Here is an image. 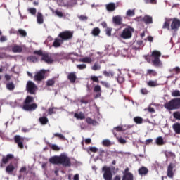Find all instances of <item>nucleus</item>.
I'll list each match as a JSON object with an SVG mask.
<instances>
[{
    "mask_svg": "<svg viewBox=\"0 0 180 180\" xmlns=\"http://www.w3.org/2000/svg\"><path fill=\"white\" fill-rule=\"evenodd\" d=\"M49 162L51 164H55L56 165H63V167H71V158L68 157L65 154H61L60 156H53L49 158Z\"/></svg>",
    "mask_w": 180,
    "mask_h": 180,
    "instance_id": "obj_1",
    "label": "nucleus"
},
{
    "mask_svg": "<svg viewBox=\"0 0 180 180\" xmlns=\"http://www.w3.org/2000/svg\"><path fill=\"white\" fill-rule=\"evenodd\" d=\"M161 52L158 50H154L150 56H145V60L147 63H152L153 67L161 68L162 67V61H161Z\"/></svg>",
    "mask_w": 180,
    "mask_h": 180,
    "instance_id": "obj_2",
    "label": "nucleus"
},
{
    "mask_svg": "<svg viewBox=\"0 0 180 180\" xmlns=\"http://www.w3.org/2000/svg\"><path fill=\"white\" fill-rule=\"evenodd\" d=\"M34 98L31 96H27L22 104V109L27 112H33L37 109V104L33 103Z\"/></svg>",
    "mask_w": 180,
    "mask_h": 180,
    "instance_id": "obj_3",
    "label": "nucleus"
},
{
    "mask_svg": "<svg viewBox=\"0 0 180 180\" xmlns=\"http://www.w3.org/2000/svg\"><path fill=\"white\" fill-rule=\"evenodd\" d=\"M164 107L167 110H176L180 109V98H175L165 103Z\"/></svg>",
    "mask_w": 180,
    "mask_h": 180,
    "instance_id": "obj_4",
    "label": "nucleus"
},
{
    "mask_svg": "<svg viewBox=\"0 0 180 180\" xmlns=\"http://www.w3.org/2000/svg\"><path fill=\"white\" fill-rule=\"evenodd\" d=\"M58 37L61 39L63 42L68 41L74 37V32L70 30H65L59 33Z\"/></svg>",
    "mask_w": 180,
    "mask_h": 180,
    "instance_id": "obj_5",
    "label": "nucleus"
},
{
    "mask_svg": "<svg viewBox=\"0 0 180 180\" xmlns=\"http://www.w3.org/2000/svg\"><path fill=\"white\" fill-rule=\"evenodd\" d=\"M37 86L32 81H28L26 84V91L30 95H36V92H37Z\"/></svg>",
    "mask_w": 180,
    "mask_h": 180,
    "instance_id": "obj_6",
    "label": "nucleus"
},
{
    "mask_svg": "<svg viewBox=\"0 0 180 180\" xmlns=\"http://www.w3.org/2000/svg\"><path fill=\"white\" fill-rule=\"evenodd\" d=\"M133 28L131 27L124 28L122 32L120 34V37L124 39V40L131 39V36H133Z\"/></svg>",
    "mask_w": 180,
    "mask_h": 180,
    "instance_id": "obj_7",
    "label": "nucleus"
},
{
    "mask_svg": "<svg viewBox=\"0 0 180 180\" xmlns=\"http://www.w3.org/2000/svg\"><path fill=\"white\" fill-rule=\"evenodd\" d=\"M103 178L105 180H112V170L110 167H108L106 166L103 167Z\"/></svg>",
    "mask_w": 180,
    "mask_h": 180,
    "instance_id": "obj_8",
    "label": "nucleus"
},
{
    "mask_svg": "<svg viewBox=\"0 0 180 180\" xmlns=\"http://www.w3.org/2000/svg\"><path fill=\"white\" fill-rule=\"evenodd\" d=\"M14 141L15 144H18L19 148L21 150L25 148V146L23 145V143H25V138L20 136V135H15L14 136Z\"/></svg>",
    "mask_w": 180,
    "mask_h": 180,
    "instance_id": "obj_9",
    "label": "nucleus"
},
{
    "mask_svg": "<svg viewBox=\"0 0 180 180\" xmlns=\"http://www.w3.org/2000/svg\"><path fill=\"white\" fill-rule=\"evenodd\" d=\"M46 77V70L42 69L40 71L37 72L34 76V81H43Z\"/></svg>",
    "mask_w": 180,
    "mask_h": 180,
    "instance_id": "obj_10",
    "label": "nucleus"
},
{
    "mask_svg": "<svg viewBox=\"0 0 180 180\" xmlns=\"http://www.w3.org/2000/svg\"><path fill=\"white\" fill-rule=\"evenodd\" d=\"M171 30H174V32H178L180 27V20L178 18H173L172 22L171 23Z\"/></svg>",
    "mask_w": 180,
    "mask_h": 180,
    "instance_id": "obj_11",
    "label": "nucleus"
},
{
    "mask_svg": "<svg viewBox=\"0 0 180 180\" xmlns=\"http://www.w3.org/2000/svg\"><path fill=\"white\" fill-rule=\"evenodd\" d=\"M15 155L13 154H8L6 156H3L1 160V164L0 165L1 168H4V164H8L11 160H13Z\"/></svg>",
    "mask_w": 180,
    "mask_h": 180,
    "instance_id": "obj_12",
    "label": "nucleus"
},
{
    "mask_svg": "<svg viewBox=\"0 0 180 180\" xmlns=\"http://www.w3.org/2000/svg\"><path fill=\"white\" fill-rule=\"evenodd\" d=\"M175 167V165L174 163H170L167 167V175L168 178L172 179L174 178V168Z\"/></svg>",
    "mask_w": 180,
    "mask_h": 180,
    "instance_id": "obj_13",
    "label": "nucleus"
},
{
    "mask_svg": "<svg viewBox=\"0 0 180 180\" xmlns=\"http://www.w3.org/2000/svg\"><path fill=\"white\" fill-rule=\"evenodd\" d=\"M138 21L144 22L146 25H150L153 23V17L150 15H145L143 18L139 17L136 18Z\"/></svg>",
    "mask_w": 180,
    "mask_h": 180,
    "instance_id": "obj_14",
    "label": "nucleus"
},
{
    "mask_svg": "<svg viewBox=\"0 0 180 180\" xmlns=\"http://www.w3.org/2000/svg\"><path fill=\"white\" fill-rule=\"evenodd\" d=\"M41 60L44 61L47 64H51L54 62V60H53V58L50 56L49 53H44V55H42Z\"/></svg>",
    "mask_w": 180,
    "mask_h": 180,
    "instance_id": "obj_15",
    "label": "nucleus"
},
{
    "mask_svg": "<svg viewBox=\"0 0 180 180\" xmlns=\"http://www.w3.org/2000/svg\"><path fill=\"white\" fill-rule=\"evenodd\" d=\"M11 50L13 53H22V51H23V46L15 44L13 46H11Z\"/></svg>",
    "mask_w": 180,
    "mask_h": 180,
    "instance_id": "obj_16",
    "label": "nucleus"
},
{
    "mask_svg": "<svg viewBox=\"0 0 180 180\" xmlns=\"http://www.w3.org/2000/svg\"><path fill=\"white\" fill-rule=\"evenodd\" d=\"M94 92H96L97 94L95 96V98H101L102 96V89L101 88V86L96 85L94 88Z\"/></svg>",
    "mask_w": 180,
    "mask_h": 180,
    "instance_id": "obj_17",
    "label": "nucleus"
},
{
    "mask_svg": "<svg viewBox=\"0 0 180 180\" xmlns=\"http://www.w3.org/2000/svg\"><path fill=\"white\" fill-rule=\"evenodd\" d=\"M105 8L108 12H114L116 10V4L109 3L105 5Z\"/></svg>",
    "mask_w": 180,
    "mask_h": 180,
    "instance_id": "obj_18",
    "label": "nucleus"
},
{
    "mask_svg": "<svg viewBox=\"0 0 180 180\" xmlns=\"http://www.w3.org/2000/svg\"><path fill=\"white\" fill-rule=\"evenodd\" d=\"M122 20H123V19L120 15H117L112 18V22L117 26H120V25H122Z\"/></svg>",
    "mask_w": 180,
    "mask_h": 180,
    "instance_id": "obj_19",
    "label": "nucleus"
},
{
    "mask_svg": "<svg viewBox=\"0 0 180 180\" xmlns=\"http://www.w3.org/2000/svg\"><path fill=\"white\" fill-rule=\"evenodd\" d=\"M68 79L72 83L74 84L75 81H77V75H75V72H70L68 75Z\"/></svg>",
    "mask_w": 180,
    "mask_h": 180,
    "instance_id": "obj_20",
    "label": "nucleus"
},
{
    "mask_svg": "<svg viewBox=\"0 0 180 180\" xmlns=\"http://www.w3.org/2000/svg\"><path fill=\"white\" fill-rule=\"evenodd\" d=\"M63 43H64L61 38H56L55 39V41H53V47H56V48H58V47H60L61 46V44H63Z\"/></svg>",
    "mask_w": 180,
    "mask_h": 180,
    "instance_id": "obj_21",
    "label": "nucleus"
},
{
    "mask_svg": "<svg viewBox=\"0 0 180 180\" xmlns=\"http://www.w3.org/2000/svg\"><path fill=\"white\" fill-rule=\"evenodd\" d=\"M15 171V166L13 164H9L6 167V172L8 174H12Z\"/></svg>",
    "mask_w": 180,
    "mask_h": 180,
    "instance_id": "obj_22",
    "label": "nucleus"
},
{
    "mask_svg": "<svg viewBox=\"0 0 180 180\" xmlns=\"http://www.w3.org/2000/svg\"><path fill=\"white\" fill-rule=\"evenodd\" d=\"M146 75H149V77H157L158 73L157 71H155V70L148 69L146 71Z\"/></svg>",
    "mask_w": 180,
    "mask_h": 180,
    "instance_id": "obj_23",
    "label": "nucleus"
},
{
    "mask_svg": "<svg viewBox=\"0 0 180 180\" xmlns=\"http://www.w3.org/2000/svg\"><path fill=\"white\" fill-rule=\"evenodd\" d=\"M74 117H76L77 120H84V119H85V114H84L82 112H75L74 114Z\"/></svg>",
    "mask_w": 180,
    "mask_h": 180,
    "instance_id": "obj_24",
    "label": "nucleus"
},
{
    "mask_svg": "<svg viewBox=\"0 0 180 180\" xmlns=\"http://www.w3.org/2000/svg\"><path fill=\"white\" fill-rule=\"evenodd\" d=\"M148 86H150V88H155V86H158V83L157 82V80H149L146 82Z\"/></svg>",
    "mask_w": 180,
    "mask_h": 180,
    "instance_id": "obj_25",
    "label": "nucleus"
},
{
    "mask_svg": "<svg viewBox=\"0 0 180 180\" xmlns=\"http://www.w3.org/2000/svg\"><path fill=\"white\" fill-rule=\"evenodd\" d=\"M138 172L139 175H147L148 174V169L146 167H142L139 169Z\"/></svg>",
    "mask_w": 180,
    "mask_h": 180,
    "instance_id": "obj_26",
    "label": "nucleus"
},
{
    "mask_svg": "<svg viewBox=\"0 0 180 180\" xmlns=\"http://www.w3.org/2000/svg\"><path fill=\"white\" fill-rule=\"evenodd\" d=\"M171 20H172V19L166 18L163 24L162 29H167L168 30H169V25H171Z\"/></svg>",
    "mask_w": 180,
    "mask_h": 180,
    "instance_id": "obj_27",
    "label": "nucleus"
},
{
    "mask_svg": "<svg viewBox=\"0 0 180 180\" xmlns=\"http://www.w3.org/2000/svg\"><path fill=\"white\" fill-rule=\"evenodd\" d=\"M173 130H174L176 134H180V123L176 122L172 126Z\"/></svg>",
    "mask_w": 180,
    "mask_h": 180,
    "instance_id": "obj_28",
    "label": "nucleus"
},
{
    "mask_svg": "<svg viewBox=\"0 0 180 180\" xmlns=\"http://www.w3.org/2000/svg\"><path fill=\"white\" fill-rule=\"evenodd\" d=\"M122 180H134V176L131 173H127L126 174H123Z\"/></svg>",
    "mask_w": 180,
    "mask_h": 180,
    "instance_id": "obj_29",
    "label": "nucleus"
},
{
    "mask_svg": "<svg viewBox=\"0 0 180 180\" xmlns=\"http://www.w3.org/2000/svg\"><path fill=\"white\" fill-rule=\"evenodd\" d=\"M39 122L42 124V126H46L49 123V118L47 117H40L39 118Z\"/></svg>",
    "mask_w": 180,
    "mask_h": 180,
    "instance_id": "obj_30",
    "label": "nucleus"
},
{
    "mask_svg": "<svg viewBox=\"0 0 180 180\" xmlns=\"http://www.w3.org/2000/svg\"><path fill=\"white\" fill-rule=\"evenodd\" d=\"M79 61V63H86L87 64H91V63H92V58H91V57H84L80 58Z\"/></svg>",
    "mask_w": 180,
    "mask_h": 180,
    "instance_id": "obj_31",
    "label": "nucleus"
},
{
    "mask_svg": "<svg viewBox=\"0 0 180 180\" xmlns=\"http://www.w3.org/2000/svg\"><path fill=\"white\" fill-rule=\"evenodd\" d=\"M169 71L171 72V74L178 75V74H180V68L176 66L173 69H169Z\"/></svg>",
    "mask_w": 180,
    "mask_h": 180,
    "instance_id": "obj_32",
    "label": "nucleus"
},
{
    "mask_svg": "<svg viewBox=\"0 0 180 180\" xmlns=\"http://www.w3.org/2000/svg\"><path fill=\"white\" fill-rule=\"evenodd\" d=\"M101 34V29H99V27H94L92 31H91V34L93 36H99V34Z\"/></svg>",
    "mask_w": 180,
    "mask_h": 180,
    "instance_id": "obj_33",
    "label": "nucleus"
},
{
    "mask_svg": "<svg viewBox=\"0 0 180 180\" xmlns=\"http://www.w3.org/2000/svg\"><path fill=\"white\" fill-rule=\"evenodd\" d=\"M86 122L88 124H92V126H96V124H98V122L92 120V118L91 117H87L86 119Z\"/></svg>",
    "mask_w": 180,
    "mask_h": 180,
    "instance_id": "obj_34",
    "label": "nucleus"
},
{
    "mask_svg": "<svg viewBox=\"0 0 180 180\" xmlns=\"http://www.w3.org/2000/svg\"><path fill=\"white\" fill-rule=\"evenodd\" d=\"M37 20L38 23H39V25H41L43 23V22H44V20L43 19V14H41V13H37Z\"/></svg>",
    "mask_w": 180,
    "mask_h": 180,
    "instance_id": "obj_35",
    "label": "nucleus"
},
{
    "mask_svg": "<svg viewBox=\"0 0 180 180\" xmlns=\"http://www.w3.org/2000/svg\"><path fill=\"white\" fill-rule=\"evenodd\" d=\"M143 117H141L137 116V117H134V122H136V124H143Z\"/></svg>",
    "mask_w": 180,
    "mask_h": 180,
    "instance_id": "obj_36",
    "label": "nucleus"
},
{
    "mask_svg": "<svg viewBox=\"0 0 180 180\" xmlns=\"http://www.w3.org/2000/svg\"><path fill=\"white\" fill-rule=\"evenodd\" d=\"M102 145H103L104 147H110V146H112V142H111L110 140H109V139H104V140L102 141Z\"/></svg>",
    "mask_w": 180,
    "mask_h": 180,
    "instance_id": "obj_37",
    "label": "nucleus"
},
{
    "mask_svg": "<svg viewBox=\"0 0 180 180\" xmlns=\"http://www.w3.org/2000/svg\"><path fill=\"white\" fill-rule=\"evenodd\" d=\"M156 144L158 146H164V139H162V136H159L156 139Z\"/></svg>",
    "mask_w": 180,
    "mask_h": 180,
    "instance_id": "obj_38",
    "label": "nucleus"
},
{
    "mask_svg": "<svg viewBox=\"0 0 180 180\" xmlns=\"http://www.w3.org/2000/svg\"><path fill=\"white\" fill-rule=\"evenodd\" d=\"M54 84H56L55 79H50L46 81V86H53Z\"/></svg>",
    "mask_w": 180,
    "mask_h": 180,
    "instance_id": "obj_39",
    "label": "nucleus"
},
{
    "mask_svg": "<svg viewBox=\"0 0 180 180\" xmlns=\"http://www.w3.org/2000/svg\"><path fill=\"white\" fill-rule=\"evenodd\" d=\"M27 60L30 61L31 63H37L39 59L34 56H30L27 58Z\"/></svg>",
    "mask_w": 180,
    "mask_h": 180,
    "instance_id": "obj_40",
    "label": "nucleus"
},
{
    "mask_svg": "<svg viewBox=\"0 0 180 180\" xmlns=\"http://www.w3.org/2000/svg\"><path fill=\"white\" fill-rule=\"evenodd\" d=\"M6 88L8 91H13L15 89V84L13 82H10L6 84Z\"/></svg>",
    "mask_w": 180,
    "mask_h": 180,
    "instance_id": "obj_41",
    "label": "nucleus"
},
{
    "mask_svg": "<svg viewBox=\"0 0 180 180\" xmlns=\"http://www.w3.org/2000/svg\"><path fill=\"white\" fill-rule=\"evenodd\" d=\"M91 70H93V71H98L101 70V65L98 63H94V65L91 67Z\"/></svg>",
    "mask_w": 180,
    "mask_h": 180,
    "instance_id": "obj_42",
    "label": "nucleus"
},
{
    "mask_svg": "<svg viewBox=\"0 0 180 180\" xmlns=\"http://www.w3.org/2000/svg\"><path fill=\"white\" fill-rule=\"evenodd\" d=\"M103 74L105 75V77H113V75H115L113 72H108L106 70H104Z\"/></svg>",
    "mask_w": 180,
    "mask_h": 180,
    "instance_id": "obj_43",
    "label": "nucleus"
},
{
    "mask_svg": "<svg viewBox=\"0 0 180 180\" xmlns=\"http://www.w3.org/2000/svg\"><path fill=\"white\" fill-rule=\"evenodd\" d=\"M126 15H127V16H129L130 18H131L132 16H134V15H136V13H134V10H130V9H129V10L127 11Z\"/></svg>",
    "mask_w": 180,
    "mask_h": 180,
    "instance_id": "obj_44",
    "label": "nucleus"
},
{
    "mask_svg": "<svg viewBox=\"0 0 180 180\" xmlns=\"http://www.w3.org/2000/svg\"><path fill=\"white\" fill-rule=\"evenodd\" d=\"M165 155L167 157V158H175L176 155L175 153H172V152H167L165 153Z\"/></svg>",
    "mask_w": 180,
    "mask_h": 180,
    "instance_id": "obj_45",
    "label": "nucleus"
},
{
    "mask_svg": "<svg viewBox=\"0 0 180 180\" xmlns=\"http://www.w3.org/2000/svg\"><path fill=\"white\" fill-rule=\"evenodd\" d=\"M18 33L20 34V36H22V37H26V36H27V33L25 31V30L19 29Z\"/></svg>",
    "mask_w": 180,
    "mask_h": 180,
    "instance_id": "obj_46",
    "label": "nucleus"
},
{
    "mask_svg": "<svg viewBox=\"0 0 180 180\" xmlns=\"http://www.w3.org/2000/svg\"><path fill=\"white\" fill-rule=\"evenodd\" d=\"M173 117H174V119H176V120H180V112L176 111L173 112Z\"/></svg>",
    "mask_w": 180,
    "mask_h": 180,
    "instance_id": "obj_47",
    "label": "nucleus"
},
{
    "mask_svg": "<svg viewBox=\"0 0 180 180\" xmlns=\"http://www.w3.org/2000/svg\"><path fill=\"white\" fill-rule=\"evenodd\" d=\"M53 136L54 137H58V139H60V140H65V137L61 134L56 133L53 134Z\"/></svg>",
    "mask_w": 180,
    "mask_h": 180,
    "instance_id": "obj_48",
    "label": "nucleus"
},
{
    "mask_svg": "<svg viewBox=\"0 0 180 180\" xmlns=\"http://www.w3.org/2000/svg\"><path fill=\"white\" fill-rule=\"evenodd\" d=\"M77 68H78V70H85V68H86V64L82 63L77 65Z\"/></svg>",
    "mask_w": 180,
    "mask_h": 180,
    "instance_id": "obj_49",
    "label": "nucleus"
},
{
    "mask_svg": "<svg viewBox=\"0 0 180 180\" xmlns=\"http://www.w3.org/2000/svg\"><path fill=\"white\" fill-rule=\"evenodd\" d=\"M172 96H174V97L180 96V91H179V90H174V91L172 93Z\"/></svg>",
    "mask_w": 180,
    "mask_h": 180,
    "instance_id": "obj_50",
    "label": "nucleus"
},
{
    "mask_svg": "<svg viewBox=\"0 0 180 180\" xmlns=\"http://www.w3.org/2000/svg\"><path fill=\"white\" fill-rule=\"evenodd\" d=\"M55 13L57 15V16H58V18H63L64 16V13L58 10H56Z\"/></svg>",
    "mask_w": 180,
    "mask_h": 180,
    "instance_id": "obj_51",
    "label": "nucleus"
},
{
    "mask_svg": "<svg viewBox=\"0 0 180 180\" xmlns=\"http://www.w3.org/2000/svg\"><path fill=\"white\" fill-rule=\"evenodd\" d=\"M54 109H56V108H54V107L49 108L48 109L49 115H56V111H54Z\"/></svg>",
    "mask_w": 180,
    "mask_h": 180,
    "instance_id": "obj_52",
    "label": "nucleus"
},
{
    "mask_svg": "<svg viewBox=\"0 0 180 180\" xmlns=\"http://www.w3.org/2000/svg\"><path fill=\"white\" fill-rule=\"evenodd\" d=\"M28 12H30L31 15H36V12H37V10H36L35 8H28Z\"/></svg>",
    "mask_w": 180,
    "mask_h": 180,
    "instance_id": "obj_53",
    "label": "nucleus"
},
{
    "mask_svg": "<svg viewBox=\"0 0 180 180\" xmlns=\"http://www.w3.org/2000/svg\"><path fill=\"white\" fill-rule=\"evenodd\" d=\"M33 54H36L37 56H41L43 57V55L44 53H43V51L39 50V51H34Z\"/></svg>",
    "mask_w": 180,
    "mask_h": 180,
    "instance_id": "obj_54",
    "label": "nucleus"
},
{
    "mask_svg": "<svg viewBox=\"0 0 180 180\" xmlns=\"http://www.w3.org/2000/svg\"><path fill=\"white\" fill-rule=\"evenodd\" d=\"M105 33H106V35L108 37L112 36V28L107 27L105 30Z\"/></svg>",
    "mask_w": 180,
    "mask_h": 180,
    "instance_id": "obj_55",
    "label": "nucleus"
},
{
    "mask_svg": "<svg viewBox=\"0 0 180 180\" xmlns=\"http://www.w3.org/2000/svg\"><path fill=\"white\" fill-rule=\"evenodd\" d=\"M145 111L148 110L150 113H155V110L154 108L148 107L144 109Z\"/></svg>",
    "mask_w": 180,
    "mask_h": 180,
    "instance_id": "obj_56",
    "label": "nucleus"
},
{
    "mask_svg": "<svg viewBox=\"0 0 180 180\" xmlns=\"http://www.w3.org/2000/svg\"><path fill=\"white\" fill-rule=\"evenodd\" d=\"M51 148L53 150V151H60V147L56 144L52 145Z\"/></svg>",
    "mask_w": 180,
    "mask_h": 180,
    "instance_id": "obj_57",
    "label": "nucleus"
},
{
    "mask_svg": "<svg viewBox=\"0 0 180 180\" xmlns=\"http://www.w3.org/2000/svg\"><path fill=\"white\" fill-rule=\"evenodd\" d=\"M90 79L94 82L99 83V79L96 76H91Z\"/></svg>",
    "mask_w": 180,
    "mask_h": 180,
    "instance_id": "obj_58",
    "label": "nucleus"
},
{
    "mask_svg": "<svg viewBox=\"0 0 180 180\" xmlns=\"http://www.w3.org/2000/svg\"><path fill=\"white\" fill-rule=\"evenodd\" d=\"M140 92L142 95H147L148 94V90H147V88H143L141 89Z\"/></svg>",
    "mask_w": 180,
    "mask_h": 180,
    "instance_id": "obj_59",
    "label": "nucleus"
},
{
    "mask_svg": "<svg viewBox=\"0 0 180 180\" xmlns=\"http://www.w3.org/2000/svg\"><path fill=\"white\" fill-rule=\"evenodd\" d=\"M4 58H8V56L6 55V53L1 52L0 53V60H4Z\"/></svg>",
    "mask_w": 180,
    "mask_h": 180,
    "instance_id": "obj_60",
    "label": "nucleus"
},
{
    "mask_svg": "<svg viewBox=\"0 0 180 180\" xmlns=\"http://www.w3.org/2000/svg\"><path fill=\"white\" fill-rule=\"evenodd\" d=\"M145 4H157V0H143Z\"/></svg>",
    "mask_w": 180,
    "mask_h": 180,
    "instance_id": "obj_61",
    "label": "nucleus"
},
{
    "mask_svg": "<svg viewBox=\"0 0 180 180\" xmlns=\"http://www.w3.org/2000/svg\"><path fill=\"white\" fill-rule=\"evenodd\" d=\"M100 84H101V85H103V86H105V88H109L110 86L109 85V83H108L106 82L101 81V82H100Z\"/></svg>",
    "mask_w": 180,
    "mask_h": 180,
    "instance_id": "obj_62",
    "label": "nucleus"
},
{
    "mask_svg": "<svg viewBox=\"0 0 180 180\" xmlns=\"http://www.w3.org/2000/svg\"><path fill=\"white\" fill-rule=\"evenodd\" d=\"M89 150L91 153H98V149L96 147H90V148H89Z\"/></svg>",
    "mask_w": 180,
    "mask_h": 180,
    "instance_id": "obj_63",
    "label": "nucleus"
},
{
    "mask_svg": "<svg viewBox=\"0 0 180 180\" xmlns=\"http://www.w3.org/2000/svg\"><path fill=\"white\" fill-rule=\"evenodd\" d=\"M114 130H116V131H124L123 129V127L118 126L114 128Z\"/></svg>",
    "mask_w": 180,
    "mask_h": 180,
    "instance_id": "obj_64",
    "label": "nucleus"
}]
</instances>
